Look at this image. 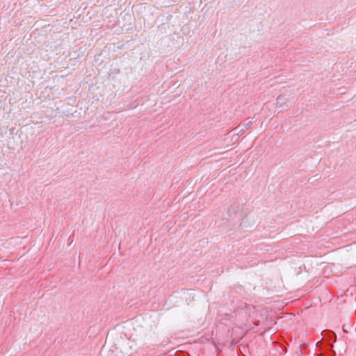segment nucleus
<instances>
[{
	"label": "nucleus",
	"mask_w": 356,
	"mask_h": 356,
	"mask_svg": "<svg viewBox=\"0 0 356 356\" xmlns=\"http://www.w3.org/2000/svg\"><path fill=\"white\" fill-rule=\"evenodd\" d=\"M239 128H240V126H238V127H236V128H235V129H234V131L236 132V134L237 135H238L239 134L242 133V132H243V129H241L240 130H238V129H239Z\"/></svg>",
	"instance_id": "2"
},
{
	"label": "nucleus",
	"mask_w": 356,
	"mask_h": 356,
	"mask_svg": "<svg viewBox=\"0 0 356 356\" xmlns=\"http://www.w3.org/2000/svg\"><path fill=\"white\" fill-rule=\"evenodd\" d=\"M251 123V121H249L248 122H247L246 124H243V126H247V125H249Z\"/></svg>",
	"instance_id": "4"
},
{
	"label": "nucleus",
	"mask_w": 356,
	"mask_h": 356,
	"mask_svg": "<svg viewBox=\"0 0 356 356\" xmlns=\"http://www.w3.org/2000/svg\"><path fill=\"white\" fill-rule=\"evenodd\" d=\"M284 104H285V99L284 98V97L282 95L278 96L277 98V104L280 105V106H282Z\"/></svg>",
	"instance_id": "1"
},
{
	"label": "nucleus",
	"mask_w": 356,
	"mask_h": 356,
	"mask_svg": "<svg viewBox=\"0 0 356 356\" xmlns=\"http://www.w3.org/2000/svg\"><path fill=\"white\" fill-rule=\"evenodd\" d=\"M318 356H332V353H328L327 355H324L323 354H320Z\"/></svg>",
	"instance_id": "3"
}]
</instances>
